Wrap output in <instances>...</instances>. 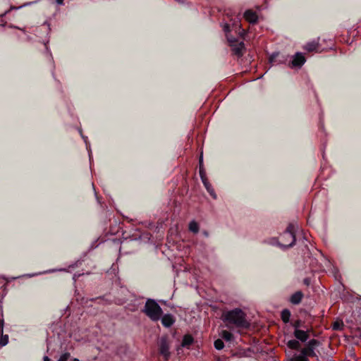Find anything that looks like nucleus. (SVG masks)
Listing matches in <instances>:
<instances>
[{"mask_svg":"<svg viewBox=\"0 0 361 361\" xmlns=\"http://www.w3.org/2000/svg\"><path fill=\"white\" fill-rule=\"evenodd\" d=\"M338 326H339V324L338 322H335L334 324H333V328L334 329H338Z\"/></svg>","mask_w":361,"mask_h":361,"instance_id":"26","label":"nucleus"},{"mask_svg":"<svg viewBox=\"0 0 361 361\" xmlns=\"http://www.w3.org/2000/svg\"><path fill=\"white\" fill-rule=\"evenodd\" d=\"M143 312L153 322L159 321L163 313L161 307L152 299L146 301Z\"/></svg>","mask_w":361,"mask_h":361,"instance_id":"2","label":"nucleus"},{"mask_svg":"<svg viewBox=\"0 0 361 361\" xmlns=\"http://www.w3.org/2000/svg\"><path fill=\"white\" fill-rule=\"evenodd\" d=\"M3 330H4V320L0 319V335L3 334Z\"/></svg>","mask_w":361,"mask_h":361,"instance_id":"25","label":"nucleus"},{"mask_svg":"<svg viewBox=\"0 0 361 361\" xmlns=\"http://www.w3.org/2000/svg\"><path fill=\"white\" fill-rule=\"evenodd\" d=\"M244 18L247 21L252 23H255L257 20V16L256 13L251 10H247L245 12Z\"/></svg>","mask_w":361,"mask_h":361,"instance_id":"10","label":"nucleus"},{"mask_svg":"<svg viewBox=\"0 0 361 361\" xmlns=\"http://www.w3.org/2000/svg\"><path fill=\"white\" fill-rule=\"evenodd\" d=\"M1 338H0V345L1 346H4L6 345L8 342V337L7 335H5V336H2L1 335Z\"/></svg>","mask_w":361,"mask_h":361,"instance_id":"22","label":"nucleus"},{"mask_svg":"<svg viewBox=\"0 0 361 361\" xmlns=\"http://www.w3.org/2000/svg\"><path fill=\"white\" fill-rule=\"evenodd\" d=\"M301 353L304 354L307 357H314L316 354L314 353V349L312 346L307 345V347L304 348Z\"/></svg>","mask_w":361,"mask_h":361,"instance_id":"14","label":"nucleus"},{"mask_svg":"<svg viewBox=\"0 0 361 361\" xmlns=\"http://www.w3.org/2000/svg\"><path fill=\"white\" fill-rule=\"evenodd\" d=\"M161 324L165 327L171 326L175 322L174 317L171 314H166L161 317Z\"/></svg>","mask_w":361,"mask_h":361,"instance_id":"8","label":"nucleus"},{"mask_svg":"<svg viewBox=\"0 0 361 361\" xmlns=\"http://www.w3.org/2000/svg\"><path fill=\"white\" fill-rule=\"evenodd\" d=\"M200 175L201 177V179L202 180V176L206 177L203 168H202V157L201 156L200 158Z\"/></svg>","mask_w":361,"mask_h":361,"instance_id":"23","label":"nucleus"},{"mask_svg":"<svg viewBox=\"0 0 361 361\" xmlns=\"http://www.w3.org/2000/svg\"><path fill=\"white\" fill-rule=\"evenodd\" d=\"M159 353L165 358V360H168L170 357L169 345L166 338L162 337L159 343Z\"/></svg>","mask_w":361,"mask_h":361,"instance_id":"6","label":"nucleus"},{"mask_svg":"<svg viewBox=\"0 0 361 361\" xmlns=\"http://www.w3.org/2000/svg\"><path fill=\"white\" fill-rule=\"evenodd\" d=\"M219 336L226 341H231L233 339V335L227 330H222L219 333Z\"/></svg>","mask_w":361,"mask_h":361,"instance_id":"13","label":"nucleus"},{"mask_svg":"<svg viewBox=\"0 0 361 361\" xmlns=\"http://www.w3.org/2000/svg\"><path fill=\"white\" fill-rule=\"evenodd\" d=\"M193 343V338L190 335H185L181 345L177 348L178 351L180 349V347H188L190 345Z\"/></svg>","mask_w":361,"mask_h":361,"instance_id":"11","label":"nucleus"},{"mask_svg":"<svg viewBox=\"0 0 361 361\" xmlns=\"http://www.w3.org/2000/svg\"><path fill=\"white\" fill-rule=\"evenodd\" d=\"M57 3L59 4H63V0H56Z\"/></svg>","mask_w":361,"mask_h":361,"instance_id":"29","label":"nucleus"},{"mask_svg":"<svg viewBox=\"0 0 361 361\" xmlns=\"http://www.w3.org/2000/svg\"><path fill=\"white\" fill-rule=\"evenodd\" d=\"M73 361H80L78 358L73 359Z\"/></svg>","mask_w":361,"mask_h":361,"instance_id":"30","label":"nucleus"},{"mask_svg":"<svg viewBox=\"0 0 361 361\" xmlns=\"http://www.w3.org/2000/svg\"><path fill=\"white\" fill-rule=\"evenodd\" d=\"M306 61V59L303 54L297 52L293 56L290 66L291 68H300Z\"/></svg>","mask_w":361,"mask_h":361,"instance_id":"5","label":"nucleus"},{"mask_svg":"<svg viewBox=\"0 0 361 361\" xmlns=\"http://www.w3.org/2000/svg\"><path fill=\"white\" fill-rule=\"evenodd\" d=\"M290 312L289 310H283L282 312H281V319L282 320L285 322V323H287L289 319H290Z\"/></svg>","mask_w":361,"mask_h":361,"instance_id":"17","label":"nucleus"},{"mask_svg":"<svg viewBox=\"0 0 361 361\" xmlns=\"http://www.w3.org/2000/svg\"><path fill=\"white\" fill-rule=\"evenodd\" d=\"M295 242V235L290 228L281 233L277 238V245L283 248L292 246Z\"/></svg>","mask_w":361,"mask_h":361,"instance_id":"3","label":"nucleus"},{"mask_svg":"<svg viewBox=\"0 0 361 361\" xmlns=\"http://www.w3.org/2000/svg\"><path fill=\"white\" fill-rule=\"evenodd\" d=\"M71 360V354L69 353H65L62 354L58 361H69Z\"/></svg>","mask_w":361,"mask_h":361,"instance_id":"21","label":"nucleus"},{"mask_svg":"<svg viewBox=\"0 0 361 361\" xmlns=\"http://www.w3.org/2000/svg\"><path fill=\"white\" fill-rule=\"evenodd\" d=\"M303 49L308 52H317L319 50V44L317 41H312L305 44Z\"/></svg>","mask_w":361,"mask_h":361,"instance_id":"7","label":"nucleus"},{"mask_svg":"<svg viewBox=\"0 0 361 361\" xmlns=\"http://www.w3.org/2000/svg\"><path fill=\"white\" fill-rule=\"evenodd\" d=\"M189 230L193 233H197L199 231V226L197 222L195 221H192L189 224Z\"/></svg>","mask_w":361,"mask_h":361,"instance_id":"18","label":"nucleus"},{"mask_svg":"<svg viewBox=\"0 0 361 361\" xmlns=\"http://www.w3.org/2000/svg\"><path fill=\"white\" fill-rule=\"evenodd\" d=\"M303 298V294L301 291H297L290 297V302L293 304H298L300 302Z\"/></svg>","mask_w":361,"mask_h":361,"instance_id":"12","label":"nucleus"},{"mask_svg":"<svg viewBox=\"0 0 361 361\" xmlns=\"http://www.w3.org/2000/svg\"><path fill=\"white\" fill-rule=\"evenodd\" d=\"M294 336L295 338L302 342L306 341L309 338V334L307 331H303L300 329H296L294 331Z\"/></svg>","mask_w":361,"mask_h":361,"instance_id":"9","label":"nucleus"},{"mask_svg":"<svg viewBox=\"0 0 361 361\" xmlns=\"http://www.w3.org/2000/svg\"><path fill=\"white\" fill-rule=\"evenodd\" d=\"M44 361H50V359L47 356H44L43 358Z\"/></svg>","mask_w":361,"mask_h":361,"instance_id":"28","label":"nucleus"},{"mask_svg":"<svg viewBox=\"0 0 361 361\" xmlns=\"http://www.w3.org/2000/svg\"><path fill=\"white\" fill-rule=\"evenodd\" d=\"M214 347L216 350H221L224 347V342L221 339L219 338L214 341Z\"/></svg>","mask_w":361,"mask_h":361,"instance_id":"20","label":"nucleus"},{"mask_svg":"<svg viewBox=\"0 0 361 361\" xmlns=\"http://www.w3.org/2000/svg\"><path fill=\"white\" fill-rule=\"evenodd\" d=\"M202 183H203L204 185L205 186V188H206L207 190L208 191V192L214 198H216V194H215V192H214L212 185L208 183L206 177L202 176Z\"/></svg>","mask_w":361,"mask_h":361,"instance_id":"15","label":"nucleus"},{"mask_svg":"<svg viewBox=\"0 0 361 361\" xmlns=\"http://www.w3.org/2000/svg\"><path fill=\"white\" fill-rule=\"evenodd\" d=\"M221 319L226 326L229 329L233 327L244 328L249 326L245 314L238 308L224 312Z\"/></svg>","mask_w":361,"mask_h":361,"instance_id":"1","label":"nucleus"},{"mask_svg":"<svg viewBox=\"0 0 361 361\" xmlns=\"http://www.w3.org/2000/svg\"><path fill=\"white\" fill-rule=\"evenodd\" d=\"M300 343L296 340H290L288 342V346L290 349L298 350L300 348Z\"/></svg>","mask_w":361,"mask_h":361,"instance_id":"16","label":"nucleus"},{"mask_svg":"<svg viewBox=\"0 0 361 361\" xmlns=\"http://www.w3.org/2000/svg\"><path fill=\"white\" fill-rule=\"evenodd\" d=\"M227 39L229 42L230 46L231 47L233 54L237 55L238 56H242L245 48L243 42H238V40L229 37L228 36H227Z\"/></svg>","mask_w":361,"mask_h":361,"instance_id":"4","label":"nucleus"},{"mask_svg":"<svg viewBox=\"0 0 361 361\" xmlns=\"http://www.w3.org/2000/svg\"><path fill=\"white\" fill-rule=\"evenodd\" d=\"M318 344V342L317 340L315 339H312L310 340L308 343H307V345L309 346H312V348H314V346L317 345Z\"/></svg>","mask_w":361,"mask_h":361,"instance_id":"24","label":"nucleus"},{"mask_svg":"<svg viewBox=\"0 0 361 361\" xmlns=\"http://www.w3.org/2000/svg\"><path fill=\"white\" fill-rule=\"evenodd\" d=\"M292 361H309L307 357L301 353L300 355H295L292 360Z\"/></svg>","mask_w":361,"mask_h":361,"instance_id":"19","label":"nucleus"},{"mask_svg":"<svg viewBox=\"0 0 361 361\" xmlns=\"http://www.w3.org/2000/svg\"><path fill=\"white\" fill-rule=\"evenodd\" d=\"M224 30V31H225L226 32H229V26H228V25H227V24H226V25H225Z\"/></svg>","mask_w":361,"mask_h":361,"instance_id":"27","label":"nucleus"}]
</instances>
